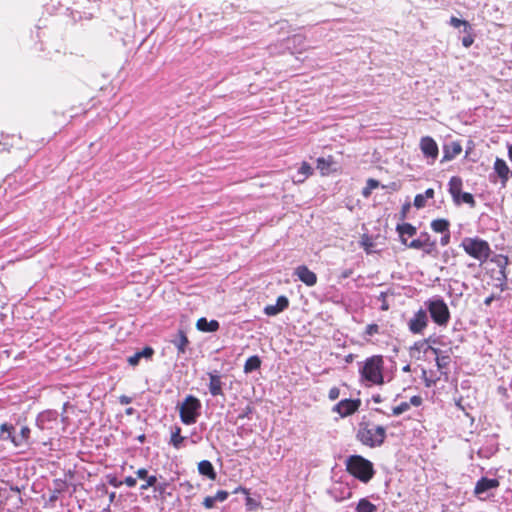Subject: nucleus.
I'll list each match as a JSON object with an SVG mask.
<instances>
[{"label":"nucleus","mask_w":512,"mask_h":512,"mask_svg":"<svg viewBox=\"0 0 512 512\" xmlns=\"http://www.w3.org/2000/svg\"><path fill=\"white\" fill-rule=\"evenodd\" d=\"M3 150L9 151V148L8 147H4Z\"/></svg>","instance_id":"680f3d73"},{"label":"nucleus","mask_w":512,"mask_h":512,"mask_svg":"<svg viewBox=\"0 0 512 512\" xmlns=\"http://www.w3.org/2000/svg\"><path fill=\"white\" fill-rule=\"evenodd\" d=\"M353 271L352 269H345L341 272V278L346 279L352 275Z\"/></svg>","instance_id":"3c124183"},{"label":"nucleus","mask_w":512,"mask_h":512,"mask_svg":"<svg viewBox=\"0 0 512 512\" xmlns=\"http://www.w3.org/2000/svg\"><path fill=\"white\" fill-rule=\"evenodd\" d=\"M360 380L366 386L382 385L384 383V359L381 355H373L359 362Z\"/></svg>","instance_id":"f257e3e1"},{"label":"nucleus","mask_w":512,"mask_h":512,"mask_svg":"<svg viewBox=\"0 0 512 512\" xmlns=\"http://www.w3.org/2000/svg\"><path fill=\"white\" fill-rule=\"evenodd\" d=\"M462 152V146L459 142H451L443 148V157L441 162L451 161Z\"/></svg>","instance_id":"4468645a"},{"label":"nucleus","mask_w":512,"mask_h":512,"mask_svg":"<svg viewBox=\"0 0 512 512\" xmlns=\"http://www.w3.org/2000/svg\"><path fill=\"white\" fill-rule=\"evenodd\" d=\"M427 343H428V340H426V339L425 340H421V341H417L411 347V350H416L418 352H421V351L426 352L427 350H430L429 349L430 346H427Z\"/></svg>","instance_id":"58836bf2"},{"label":"nucleus","mask_w":512,"mask_h":512,"mask_svg":"<svg viewBox=\"0 0 512 512\" xmlns=\"http://www.w3.org/2000/svg\"><path fill=\"white\" fill-rule=\"evenodd\" d=\"M361 401L359 399H344L338 402L333 411L337 412L341 417H347L355 413L360 407Z\"/></svg>","instance_id":"9d476101"},{"label":"nucleus","mask_w":512,"mask_h":512,"mask_svg":"<svg viewBox=\"0 0 512 512\" xmlns=\"http://www.w3.org/2000/svg\"><path fill=\"white\" fill-rule=\"evenodd\" d=\"M347 471L363 483H367L374 475L373 464L359 455H352L346 460Z\"/></svg>","instance_id":"f03ea898"},{"label":"nucleus","mask_w":512,"mask_h":512,"mask_svg":"<svg viewBox=\"0 0 512 512\" xmlns=\"http://www.w3.org/2000/svg\"><path fill=\"white\" fill-rule=\"evenodd\" d=\"M410 368L409 366L407 365L406 367H404V371H408Z\"/></svg>","instance_id":"bf43d9fd"},{"label":"nucleus","mask_w":512,"mask_h":512,"mask_svg":"<svg viewBox=\"0 0 512 512\" xmlns=\"http://www.w3.org/2000/svg\"><path fill=\"white\" fill-rule=\"evenodd\" d=\"M144 437H145L144 435H141V436L139 437V440H140V441H143Z\"/></svg>","instance_id":"13d9d810"},{"label":"nucleus","mask_w":512,"mask_h":512,"mask_svg":"<svg viewBox=\"0 0 512 512\" xmlns=\"http://www.w3.org/2000/svg\"><path fill=\"white\" fill-rule=\"evenodd\" d=\"M119 401L121 404L127 405L131 403L132 399L126 395H122L119 397Z\"/></svg>","instance_id":"8fccbe9b"},{"label":"nucleus","mask_w":512,"mask_h":512,"mask_svg":"<svg viewBox=\"0 0 512 512\" xmlns=\"http://www.w3.org/2000/svg\"><path fill=\"white\" fill-rule=\"evenodd\" d=\"M467 35L465 37H463L462 39V44L464 47L468 48L472 45L474 39L473 37L471 36V32L469 33H466Z\"/></svg>","instance_id":"37998d69"},{"label":"nucleus","mask_w":512,"mask_h":512,"mask_svg":"<svg viewBox=\"0 0 512 512\" xmlns=\"http://www.w3.org/2000/svg\"><path fill=\"white\" fill-rule=\"evenodd\" d=\"M498 486L499 481L497 479L482 477L480 480L477 481L474 488V493L480 496L481 494L487 492L488 490L497 488Z\"/></svg>","instance_id":"ddd939ff"},{"label":"nucleus","mask_w":512,"mask_h":512,"mask_svg":"<svg viewBox=\"0 0 512 512\" xmlns=\"http://www.w3.org/2000/svg\"><path fill=\"white\" fill-rule=\"evenodd\" d=\"M30 433L31 431L28 426H22L20 433L15 435L12 439L13 445L17 448L27 446L29 444Z\"/></svg>","instance_id":"2eb2a0df"},{"label":"nucleus","mask_w":512,"mask_h":512,"mask_svg":"<svg viewBox=\"0 0 512 512\" xmlns=\"http://www.w3.org/2000/svg\"><path fill=\"white\" fill-rule=\"evenodd\" d=\"M229 494L227 491L219 490L215 495L214 499L216 502H224L228 498Z\"/></svg>","instance_id":"a19ab883"},{"label":"nucleus","mask_w":512,"mask_h":512,"mask_svg":"<svg viewBox=\"0 0 512 512\" xmlns=\"http://www.w3.org/2000/svg\"><path fill=\"white\" fill-rule=\"evenodd\" d=\"M329 165H330V162L327 161L326 159H324V158L317 159V168L321 170L322 174H326Z\"/></svg>","instance_id":"ea45409f"},{"label":"nucleus","mask_w":512,"mask_h":512,"mask_svg":"<svg viewBox=\"0 0 512 512\" xmlns=\"http://www.w3.org/2000/svg\"><path fill=\"white\" fill-rule=\"evenodd\" d=\"M126 413L127 414H131L132 413V408L127 409Z\"/></svg>","instance_id":"4d7b16f0"},{"label":"nucleus","mask_w":512,"mask_h":512,"mask_svg":"<svg viewBox=\"0 0 512 512\" xmlns=\"http://www.w3.org/2000/svg\"><path fill=\"white\" fill-rule=\"evenodd\" d=\"M261 366V360L258 356L254 355L249 357L244 364V372L251 373Z\"/></svg>","instance_id":"2f4dec72"},{"label":"nucleus","mask_w":512,"mask_h":512,"mask_svg":"<svg viewBox=\"0 0 512 512\" xmlns=\"http://www.w3.org/2000/svg\"><path fill=\"white\" fill-rule=\"evenodd\" d=\"M408 403H410V407L411 406L418 407L422 404V398L419 395H414L410 398Z\"/></svg>","instance_id":"a18cd8bd"},{"label":"nucleus","mask_w":512,"mask_h":512,"mask_svg":"<svg viewBox=\"0 0 512 512\" xmlns=\"http://www.w3.org/2000/svg\"><path fill=\"white\" fill-rule=\"evenodd\" d=\"M294 274L298 277V279L301 282H303L309 287H312L317 283L316 274L305 265L298 266L295 269Z\"/></svg>","instance_id":"9b49d317"},{"label":"nucleus","mask_w":512,"mask_h":512,"mask_svg":"<svg viewBox=\"0 0 512 512\" xmlns=\"http://www.w3.org/2000/svg\"><path fill=\"white\" fill-rule=\"evenodd\" d=\"M380 332V327L379 325L375 324V323H372V324H368L365 328V331L363 333V338L366 340V341H369V338L374 336L375 334H378Z\"/></svg>","instance_id":"e433bc0d"},{"label":"nucleus","mask_w":512,"mask_h":512,"mask_svg":"<svg viewBox=\"0 0 512 512\" xmlns=\"http://www.w3.org/2000/svg\"><path fill=\"white\" fill-rule=\"evenodd\" d=\"M201 402L193 395H188L179 406V415L183 424L192 425L196 423L201 413Z\"/></svg>","instance_id":"39448f33"},{"label":"nucleus","mask_w":512,"mask_h":512,"mask_svg":"<svg viewBox=\"0 0 512 512\" xmlns=\"http://www.w3.org/2000/svg\"><path fill=\"white\" fill-rule=\"evenodd\" d=\"M460 246L472 258L485 263L491 254L489 243L478 237H466Z\"/></svg>","instance_id":"20e7f679"},{"label":"nucleus","mask_w":512,"mask_h":512,"mask_svg":"<svg viewBox=\"0 0 512 512\" xmlns=\"http://www.w3.org/2000/svg\"><path fill=\"white\" fill-rule=\"evenodd\" d=\"M340 395V390L337 387H332L329 390L328 397L330 400H336Z\"/></svg>","instance_id":"c03bdc74"},{"label":"nucleus","mask_w":512,"mask_h":512,"mask_svg":"<svg viewBox=\"0 0 512 512\" xmlns=\"http://www.w3.org/2000/svg\"><path fill=\"white\" fill-rule=\"evenodd\" d=\"M172 343L177 348L178 353L183 354L186 351V347H187L189 341H188L186 334L182 330H180V331H178L175 338L172 340Z\"/></svg>","instance_id":"393cba45"},{"label":"nucleus","mask_w":512,"mask_h":512,"mask_svg":"<svg viewBox=\"0 0 512 512\" xmlns=\"http://www.w3.org/2000/svg\"><path fill=\"white\" fill-rule=\"evenodd\" d=\"M494 169L500 178L503 180L508 179L509 168L504 160L497 158L494 163Z\"/></svg>","instance_id":"c756f323"},{"label":"nucleus","mask_w":512,"mask_h":512,"mask_svg":"<svg viewBox=\"0 0 512 512\" xmlns=\"http://www.w3.org/2000/svg\"><path fill=\"white\" fill-rule=\"evenodd\" d=\"M110 484L115 487H119L122 484V482H119L116 479H112V480H110Z\"/></svg>","instance_id":"603ef678"},{"label":"nucleus","mask_w":512,"mask_h":512,"mask_svg":"<svg viewBox=\"0 0 512 512\" xmlns=\"http://www.w3.org/2000/svg\"><path fill=\"white\" fill-rule=\"evenodd\" d=\"M312 172V167L307 162H303L296 175L293 176V181L295 183H303L312 174Z\"/></svg>","instance_id":"412c9836"},{"label":"nucleus","mask_w":512,"mask_h":512,"mask_svg":"<svg viewBox=\"0 0 512 512\" xmlns=\"http://www.w3.org/2000/svg\"><path fill=\"white\" fill-rule=\"evenodd\" d=\"M379 185L380 183L378 180L373 178L368 179L366 182V186L362 190L363 197L368 198L371 195L372 191L378 188Z\"/></svg>","instance_id":"c9c22d12"},{"label":"nucleus","mask_w":512,"mask_h":512,"mask_svg":"<svg viewBox=\"0 0 512 512\" xmlns=\"http://www.w3.org/2000/svg\"><path fill=\"white\" fill-rule=\"evenodd\" d=\"M210 383H209V391L212 396L222 395V381L219 375L214 373H209Z\"/></svg>","instance_id":"aec40b11"},{"label":"nucleus","mask_w":512,"mask_h":512,"mask_svg":"<svg viewBox=\"0 0 512 512\" xmlns=\"http://www.w3.org/2000/svg\"><path fill=\"white\" fill-rule=\"evenodd\" d=\"M289 306V300L286 296H279L275 304L267 305L264 308V313L267 316H276L284 311Z\"/></svg>","instance_id":"f8f14e48"},{"label":"nucleus","mask_w":512,"mask_h":512,"mask_svg":"<svg viewBox=\"0 0 512 512\" xmlns=\"http://www.w3.org/2000/svg\"><path fill=\"white\" fill-rule=\"evenodd\" d=\"M58 413L48 410L40 413L36 419L37 427L42 431H54L58 427Z\"/></svg>","instance_id":"6e6552de"},{"label":"nucleus","mask_w":512,"mask_h":512,"mask_svg":"<svg viewBox=\"0 0 512 512\" xmlns=\"http://www.w3.org/2000/svg\"><path fill=\"white\" fill-rule=\"evenodd\" d=\"M238 491H242V492L247 493L246 489H245V488H242V487L237 488V489L234 491V493H237Z\"/></svg>","instance_id":"5fc2aeb1"},{"label":"nucleus","mask_w":512,"mask_h":512,"mask_svg":"<svg viewBox=\"0 0 512 512\" xmlns=\"http://www.w3.org/2000/svg\"><path fill=\"white\" fill-rule=\"evenodd\" d=\"M453 201L456 205L465 203V204H468L471 208H474L476 205L473 195L468 192L461 191L460 195L458 197H456V199H453Z\"/></svg>","instance_id":"7c9ffc66"},{"label":"nucleus","mask_w":512,"mask_h":512,"mask_svg":"<svg viewBox=\"0 0 512 512\" xmlns=\"http://www.w3.org/2000/svg\"><path fill=\"white\" fill-rule=\"evenodd\" d=\"M186 440V437L181 436V428L179 426H175L172 428L171 437L169 443L177 450L183 447V443Z\"/></svg>","instance_id":"4be33fe9"},{"label":"nucleus","mask_w":512,"mask_h":512,"mask_svg":"<svg viewBox=\"0 0 512 512\" xmlns=\"http://www.w3.org/2000/svg\"><path fill=\"white\" fill-rule=\"evenodd\" d=\"M426 386H427V387H430V386H431V383H430V382H426Z\"/></svg>","instance_id":"052dcab7"},{"label":"nucleus","mask_w":512,"mask_h":512,"mask_svg":"<svg viewBox=\"0 0 512 512\" xmlns=\"http://www.w3.org/2000/svg\"><path fill=\"white\" fill-rule=\"evenodd\" d=\"M386 437V430L383 426L361 427L358 430L357 438L369 447H376L383 444Z\"/></svg>","instance_id":"423d86ee"},{"label":"nucleus","mask_w":512,"mask_h":512,"mask_svg":"<svg viewBox=\"0 0 512 512\" xmlns=\"http://www.w3.org/2000/svg\"><path fill=\"white\" fill-rule=\"evenodd\" d=\"M136 475L138 478L145 481V483L140 487L141 490H147L150 487H154L157 482V477L154 475L149 476L148 471L145 468L138 469L136 471Z\"/></svg>","instance_id":"f3484780"},{"label":"nucleus","mask_w":512,"mask_h":512,"mask_svg":"<svg viewBox=\"0 0 512 512\" xmlns=\"http://www.w3.org/2000/svg\"><path fill=\"white\" fill-rule=\"evenodd\" d=\"M397 232L399 233V236H400V239H401V242L406 245L408 242H407V239L405 238V236H409V237H412L416 234L417 230H416V227H414L412 224L410 223H403V224H399L397 225V228H396Z\"/></svg>","instance_id":"dca6fc26"},{"label":"nucleus","mask_w":512,"mask_h":512,"mask_svg":"<svg viewBox=\"0 0 512 512\" xmlns=\"http://www.w3.org/2000/svg\"><path fill=\"white\" fill-rule=\"evenodd\" d=\"M449 24L454 28H459L462 26L464 33H469L472 30L471 25L466 20H462L454 16L450 18Z\"/></svg>","instance_id":"f704fd0d"},{"label":"nucleus","mask_w":512,"mask_h":512,"mask_svg":"<svg viewBox=\"0 0 512 512\" xmlns=\"http://www.w3.org/2000/svg\"><path fill=\"white\" fill-rule=\"evenodd\" d=\"M198 471L201 475L206 476L210 480L216 479V472L212 463L208 460H202L198 463Z\"/></svg>","instance_id":"a211bd4d"},{"label":"nucleus","mask_w":512,"mask_h":512,"mask_svg":"<svg viewBox=\"0 0 512 512\" xmlns=\"http://www.w3.org/2000/svg\"><path fill=\"white\" fill-rule=\"evenodd\" d=\"M429 323L428 315L426 310L419 309L414 315L409 319L407 325L408 329L412 334H423L424 330L427 328Z\"/></svg>","instance_id":"0eeeda50"},{"label":"nucleus","mask_w":512,"mask_h":512,"mask_svg":"<svg viewBox=\"0 0 512 512\" xmlns=\"http://www.w3.org/2000/svg\"><path fill=\"white\" fill-rule=\"evenodd\" d=\"M122 483H125L128 487H135L136 485V479L133 478L132 476H128L124 479V481Z\"/></svg>","instance_id":"09e8293b"},{"label":"nucleus","mask_w":512,"mask_h":512,"mask_svg":"<svg viewBox=\"0 0 512 512\" xmlns=\"http://www.w3.org/2000/svg\"><path fill=\"white\" fill-rule=\"evenodd\" d=\"M434 197V190L427 189L423 194H417L414 198V206L418 209L425 207L427 199Z\"/></svg>","instance_id":"bb28decb"},{"label":"nucleus","mask_w":512,"mask_h":512,"mask_svg":"<svg viewBox=\"0 0 512 512\" xmlns=\"http://www.w3.org/2000/svg\"><path fill=\"white\" fill-rule=\"evenodd\" d=\"M152 354H153V349L150 347H146L142 351L136 352L134 355L130 356L128 358V363L131 366H136L142 357L148 358V357H151Z\"/></svg>","instance_id":"cd10ccee"},{"label":"nucleus","mask_w":512,"mask_h":512,"mask_svg":"<svg viewBox=\"0 0 512 512\" xmlns=\"http://www.w3.org/2000/svg\"><path fill=\"white\" fill-rule=\"evenodd\" d=\"M440 243L442 246H446L450 242V231L442 233Z\"/></svg>","instance_id":"de8ad7c7"},{"label":"nucleus","mask_w":512,"mask_h":512,"mask_svg":"<svg viewBox=\"0 0 512 512\" xmlns=\"http://www.w3.org/2000/svg\"><path fill=\"white\" fill-rule=\"evenodd\" d=\"M355 512H377V507L367 498H361L355 507Z\"/></svg>","instance_id":"c85d7f7f"},{"label":"nucleus","mask_w":512,"mask_h":512,"mask_svg":"<svg viewBox=\"0 0 512 512\" xmlns=\"http://www.w3.org/2000/svg\"><path fill=\"white\" fill-rule=\"evenodd\" d=\"M420 149L423 155L429 159L428 163L432 164L438 156V145L435 140L430 136L422 137L420 140Z\"/></svg>","instance_id":"1a4fd4ad"},{"label":"nucleus","mask_w":512,"mask_h":512,"mask_svg":"<svg viewBox=\"0 0 512 512\" xmlns=\"http://www.w3.org/2000/svg\"><path fill=\"white\" fill-rule=\"evenodd\" d=\"M410 409V403L402 402L399 405L393 407L392 413L394 416H399L402 413L408 411Z\"/></svg>","instance_id":"4c0bfd02"},{"label":"nucleus","mask_w":512,"mask_h":512,"mask_svg":"<svg viewBox=\"0 0 512 512\" xmlns=\"http://www.w3.org/2000/svg\"><path fill=\"white\" fill-rule=\"evenodd\" d=\"M436 248V243L435 241H429V245H427L426 247L422 248L424 250V252L426 254H431Z\"/></svg>","instance_id":"49530a36"},{"label":"nucleus","mask_w":512,"mask_h":512,"mask_svg":"<svg viewBox=\"0 0 512 512\" xmlns=\"http://www.w3.org/2000/svg\"><path fill=\"white\" fill-rule=\"evenodd\" d=\"M450 223L446 219H435L431 222V228L434 232L444 233L449 231Z\"/></svg>","instance_id":"473e14b6"},{"label":"nucleus","mask_w":512,"mask_h":512,"mask_svg":"<svg viewBox=\"0 0 512 512\" xmlns=\"http://www.w3.org/2000/svg\"><path fill=\"white\" fill-rule=\"evenodd\" d=\"M430 235L428 233H421L417 239L407 243L406 246L412 249H421L429 245Z\"/></svg>","instance_id":"a878e982"},{"label":"nucleus","mask_w":512,"mask_h":512,"mask_svg":"<svg viewBox=\"0 0 512 512\" xmlns=\"http://www.w3.org/2000/svg\"><path fill=\"white\" fill-rule=\"evenodd\" d=\"M214 496H207L204 498L203 505L206 509H212L215 506Z\"/></svg>","instance_id":"79ce46f5"},{"label":"nucleus","mask_w":512,"mask_h":512,"mask_svg":"<svg viewBox=\"0 0 512 512\" xmlns=\"http://www.w3.org/2000/svg\"><path fill=\"white\" fill-rule=\"evenodd\" d=\"M14 434V427L10 424L3 423L0 426V439L2 440H10L12 442Z\"/></svg>","instance_id":"72a5a7b5"},{"label":"nucleus","mask_w":512,"mask_h":512,"mask_svg":"<svg viewBox=\"0 0 512 512\" xmlns=\"http://www.w3.org/2000/svg\"><path fill=\"white\" fill-rule=\"evenodd\" d=\"M462 179L458 176H453L450 178L448 186H449V193L452 196V199H456L460 195V192L462 191Z\"/></svg>","instance_id":"b1692460"},{"label":"nucleus","mask_w":512,"mask_h":512,"mask_svg":"<svg viewBox=\"0 0 512 512\" xmlns=\"http://www.w3.org/2000/svg\"><path fill=\"white\" fill-rule=\"evenodd\" d=\"M115 497H116V493L115 492H111L109 494V502L112 503L115 500Z\"/></svg>","instance_id":"864d4df0"},{"label":"nucleus","mask_w":512,"mask_h":512,"mask_svg":"<svg viewBox=\"0 0 512 512\" xmlns=\"http://www.w3.org/2000/svg\"><path fill=\"white\" fill-rule=\"evenodd\" d=\"M425 307L433 322L439 327H446L451 314L446 302L440 296H434L425 301Z\"/></svg>","instance_id":"7ed1b4c3"},{"label":"nucleus","mask_w":512,"mask_h":512,"mask_svg":"<svg viewBox=\"0 0 512 512\" xmlns=\"http://www.w3.org/2000/svg\"><path fill=\"white\" fill-rule=\"evenodd\" d=\"M492 301V297H489L485 300V304L489 305Z\"/></svg>","instance_id":"6e6d98bb"},{"label":"nucleus","mask_w":512,"mask_h":512,"mask_svg":"<svg viewBox=\"0 0 512 512\" xmlns=\"http://www.w3.org/2000/svg\"><path fill=\"white\" fill-rule=\"evenodd\" d=\"M429 349L436 355V365L440 371L446 369L451 361V358L447 354H441L438 348L429 347Z\"/></svg>","instance_id":"5701e85b"},{"label":"nucleus","mask_w":512,"mask_h":512,"mask_svg":"<svg viewBox=\"0 0 512 512\" xmlns=\"http://www.w3.org/2000/svg\"><path fill=\"white\" fill-rule=\"evenodd\" d=\"M196 327L202 332H215L219 329V323L216 320L208 321L206 318L202 317L198 319Z\"/></svg>","instance_id":"6ab92c4d"}]
</instances>
